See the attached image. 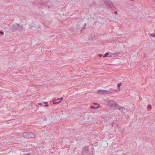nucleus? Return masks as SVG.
Here are the masks:
<instances>
[{
	"label": "nucleus",
	"mask_w": 155,
	"mask_h": 155,
	"mask_svg": "<svg viewBox=\"0 0 155 155\" xmlns=\"http://www.w3.org/2000/svg\"><path fill=\"white\" fill-rule=\"evenodd\" d=\"M116 91V90H114L113 91H106L105 90H99L97 91V93L99 94H110L113 93V91Z\"/></svg>",
	"instance_id": "7ed1b4c3"
},
{
	"label": "nucleus",
	"mask_w": 155,
	"mask_h": 155,
	"mask_svg": "<svg viewBox=\"0 0 155 155\" xmlns=\"http://www.w3.org/2000/svg\"><path fill=\"white\" fill-rule=\"evenodd\" d=\"M44 106L45 107H48V106H49V105L48 104H46Z\"/></svg>",
	"instance_id": "b1692460"
},
{
	"label": "nucleus",
	"mask_w": 155,
	"mask_h": 155,
	"mask_svg": "<svg viewBox=\"0 0 155 155\" xmlns=\"http://www.w3.org/2000/svg\"><path fill=\"white\" fill-rule=\"evenodd\" d=\"M112 127L115 129L118 126V124L117 122L116 121L115 122H112L111 123Z\"/></svg>",
	"instance_id": "0eeeda50"
},
{
	"label": "nucleus",
	"mask_w": 155,
	"mask_h": 155,
	"mask_svg": "<svg viewBox=\"0 0 155 155\" xmlns=\"http://www.w3.org/2000/svg\"><path fill=\"white\" fill-rule=\"evenodd\" d=\"M56 101V100H54L53 101V103L54 104H58L60 103L61 101H59L58 102H56L55 101Z\"/></svg>",
	"instance_id": "f8f14e48"
},
{
	"label": "nucleus",
	"mask_w": 155,
	"mask_h": 155,
	"mask_svg": "<svg viewBox=\"0 0 155 155\" xmlns=\"http://www.w3.org/2000/svg\"><path fill=\"white\" fill-rule=\"evenodd\" d=\"M44 104H47V102H45L44 103Z\"/></svg>",
	"instance_id": "a878e982"
},
{
	"label": "nucleus",
	"mask_w": 155,
	"mask_h": 155,
	"mask_svg": "<svg viewBox=\"0 0 155 155\" xmlns=\"http://www.w3.org/2000/svg\"><path fill=\"white\" fill-rule=\"evenodd\" d=\"M89 151L88 147H85L83 150L82 154L83 155H87L88 154Z\"/></svg>",
	"instance_id": "423d86ee"
},
{
	"label": "nucleus",
	"mask_w": 155,
	"mask_h": 155,
	"mask_svg": "<svg viewBox=\"0 0 155 155\" xmlns=\"http://www.w3.org/2000/svg\"><path fill=\"white\" fill-rule=\"evenodd\" d=\"M33 27V26L32 25H30L29 26V29L30 30H32V29H31V28H32Z\"/></svg>",
	"instance_id": "dca6fc26"
},
{
	"label": "nucleus",
	"mask_w": 155,
	"mask_h": 155,
	"mask_svg": "<svg viewBox=\"0 0 155 155\" xmlns=\"http://www.w3.org/2000/svg\"><path fill=\"white\" fill-rule=\"evenodd\" d=\"M122 108H123V107H122L118 105L117 104H116V105H115V106L114 108V109H118L119 110H121L122 109Z\"/></svg>",
	"instance_id": "1a4fd4ad"
},
{
	"label": "nucleus",
	"mask_w": 155,
	"mask_h": 155,
	"mask_svg": "<svg viewBox=\"0 0 155 155\" xmlns=\"http://www.w3.org/2000/svg\"><path fill=\"white\" fill-rule=\"evenodd\" d=\"M147 107L148 109H150L151 107V105L150 104L149 105L147 106Z\"/></svg>",
	"instance_id": "f3484780"
},
{
	"label": "nucleus",
	"mask_w": 155,
	"mask_h": 155,
	"mask_svg": "<svg viewBox=\"0 0 155 155\" xmlns=\"http://www.w3.org/2000/svg\"><path fill=\"white\" fill-rule=\"evenodd\" d=\"M23 27L21 25L15 24L13 25L12 28V31L15 30H21L22 29Z\"/></svg>",
	"instance_id": "f03ea898"
},
{
	"label": "nucleus",
	"mask_w": 155,
	"mask_h": 155,
	"mask_svg": "<svg viewBox=\"0 0 155 155\" xmlns=\"http://www.w3.org/2000/svg\"><path fill=\"white\" fill-rule=\"evenodd\" d=\"M30 155V153H28L27 154H24L22 155Z\"/></svg>",
	"instance_id": "412c9836"
},
{
	"label": "nucleus",
	"mask_w": 155,
	"mask_h": 155,
	"mask_svg": "<svg viewBox=\"0 0 155 155\" xmlns=\"http://www.w3.org/2000/svg\"><path fill=\"white\" fill-rule=\"evenodd\" d=\"M84 26H86V23L84 25Z\"/></svg>",
	"instance_id": "c85d7f7f"
},
{
	"label": "nucleus",
	"mask_w": 155,
	"mask_h": 155,
	"mask_svg": "<svg viewBox=\"0 0 155 155\" xmlns=\"http://www.w3.org/2000/svg\"><path fill=\"white\" fill-rule=\"evenodd\" d=\"M151 36L153 37H155V34H154V33H152L151 34Z\"/></svg>",
	"instance_id": "a211bd4d"
},
{
	"label": "nucleus",
	"mask_w": 155,
	"mask_h": 155,
	"mask_svg": "<svg viewBox=\"0 0 155 155\" xmlns=\"http://www.w3.org/2000/svg\"><path fill=\"white\" fill-rule=\"evenodd\" d=\"M0 34H2V35L4 34V32L2 31H0Z\"/></svg>",
	"instance_id": "4be33fe9"
},
{
	"label": "nucleus",
	"mask_w": 155,
	"mask_h": 155,
	"mask_svg": "<svg viewBox=\"0 0 155 155\" xmlns=\"http://www.w3.org/2000/svg\"><path fill=\"white\" fill-rule=\"evenodd\" d=\"M46 0H41L39 2L40 4L41 5H45Z\"/></svg>",
	"instance_id": "9d476101"
},
{
	"label": "nucleus",
	"mask_w": 155,
	"mask_h": 155,
	"mask_svg": "<svg viewBox=\"0 0 155 155\" xmlns=\"http://www.w3.org/2000/svg\"><path fill=\"white\" fill-rule=\"evenodd\" d=\"M103 55V54H98V56L100 57H101Z\"/></svg>",
	"instance_id": "6ab92c4d"
},
{
	"label": "nucleus",
	"mask_w": 155,
	"mask_h": 155,
	"mask_svg": "<svg viewBox=\"0 0 155 155\" xmlns=\"http://www.w3.org/2000/svg\"><path fill=\"white\" fill-rule=\"evenodd\" d=\"M38 104L40 105H43V104L42 103H39Z\"/></svg>",
	"instance_id": "5701e85b"
},
{
	"label": "nucleus",
	"mask_w": 155,
	"mask_h": 155,
	"mask_svg": "<svg viewBox=\"0 0 155 155\" xmlns=\"http://www.w3.org/2000/svg\"><path fill=\"white\" fill-rule=\"evenodd\" d=\"M114 13L115 14H117V11H115L114 12Z\"/></svg>",
	"instance_id": "393cba45"
},
{
	"label": "nucleus",
	"mask_w": 155,
	"mask_h": 155,
	"mask_svg": "<svg viewBox=\"0 0 155 155\" xmlns=\"http://www.w3.org/2000/svg\"><path fill=\"white\" fill-rule=\"evenodd\" d=\"M63 99V98L62 97H61L60 98H58L57 99V100H62V99Z\"/></svg>",
	"instance_id": "aec40b11"
},
{
	"label": "nucleus",
	"mask_w": 155,
	"mask_h": 155,
	"mask_svg": "<svg viewBox=\"0 0 155 155\" xmlns=\"http://www.w3.org/2000/svg\"><path fill=\"white\" fill-rule=\"evenodd\" d=\"M109 54V53L108 52L104 54V57H105L107 56Z\"/></svg>",
	"instance_id": "4468645a"
},
{
	"label": "nucleus",
	"mask_w": 155,
	"mask_h": 155,
	"mask_svg": "<svg viewBox=\"0 0 155 155\" xmlns=\"http://www.w3.org/2000/svg\"><path fill=\"white\" fill-rule=\"evenodd\" d=\"M104 3L106 5L109 6L110 8L112 9L114 8L113 2L110 0H105Z\"/></svg>",
	"instance_id": "20e7f679"
},
{
	"label": "nucleus",
	"mask_w": 155,
	"mask_h": 155,
	"mask_svg": "<svg viewBox=\"0 0 155 155\" xmlns=\"http://www.w3.org/2000/svg\"><path fill=\"white\" fill-rule=\"evenodd\" d=\"M100 107V105H98L97 106H91L90 107L91 109H97L98 108Z\"/></svg>",
	"instance_id": "9b49d317"
},
{
	"label": "nucleus",
	"mask_w": 155,
	"mask_h": 155,
	"mask_svg": "<svg viewBox=\"0 0 155 155\" xmlns=\"http://www.w3.org/2000/svg\"><path fill=\"white\" fill-rule=\"evenodd\" d=\"M50 8V7H49V6H48V8Z\"/></svg>",
	"instance_id": "c756f323"
},
{
	"label": "nucleus",
	"mask_w": 155,
	"mask_h": 155,
	"mask_svg": "<svg viewBox=\"0 0 155 155\" xmlns=\"http://www.w3.org/2000/svg\"><path fill=\"white\" fill-rule=\"evenodd\" d=\"M126 40V38L125 37H121L119 38V40L120 41H124Z\"/></svg>",
	"instance_id": "6e6552de"
},
{
	"label": "nucleus",
	"mask_w": 155,
	"mask_h": 155,
	"mask_svg": "<svg viewBox=\"0 0 155 155\" xmlns=\"http://www.w3.org/2000/svg\"><path fill=\"white\" fill-rule=\"evenodd\" d=\"M122 83H119L118 84H117V87H120V86L122 85Z\"/></svg>",
	"instance_id": "2eb2a0df"
},
{
	"label": "nucleus",
	"mask_w": 155,
	"mask_h": 155,
	"mask_svg": "<svg viewBox=\"0 0 155 155\" xmlns=\"http://www.w3.org/2000/svg\"><path fill=\"white\" fill-rule=\"evenodd\" d=\"M22 136L26 138H34L35 137V135L33 133L28 132H24L22 134Z\"/></svg>",
	"instance_id": "f257e3e1"
},
{
	"label": "nucleus",
	"mask_w": 155,
	"mask_h": 155,
	"mask_svg": "<svg viewBox=\"0 0 155 155\" xmlns=\"http://www.w3.org/2000/svg\"><path fill=\"white\" fill-rule=\"evenodd\" d=\"M116 103L113 101H108V105L113 108H114L116 105Z\"/></svg>",
	"instance_id": "39448f33"
},
{
	"label": "nucleus",
	"mask_w": 155,
	"mask_h": 155,
	"mask_svg": "<svg viewBox=\"0 0 155 155\" xmlns=\"http://www.w3.org/2000/svg\"><path fill=\"white\" fill-rule=\"evenodd\" d=\"M120 54V52H115L114 54V56H117V55H118L119 54Z\"/></svg>",
	"instance_id": "ddd939ff"
},
{
	"label": "nucleus",
	"mask_w": 155,
	"mask_h": 155,
	"mask_svg": "<svg viewBox=\"0 0 155 155\" xmlns=\"http://www.w3.org/2000/svg\"><path fill=\"white\" fill-rule=\"evenodd\" d=\"M94 104H96V105H97V106L98 105H99L98 104H97V103H95Z\"/></svg>",
	"instance_id": "bb28decb"
},
{
	"label": "nucleus",
	"mask_w": 155,
	"mask_h": 155,
	"mask_svg": "<svg viewBox=\"0 0 155 155\" xmlns=\"http://www.w3.org/2000/svg\"><path fill=\"white\" fill-rule=\"evenodd\" d=\"M153 2L155 3V0H153Z\"/></svg>",
	"instance_id": "cd10ccee"
}]
</instances>
